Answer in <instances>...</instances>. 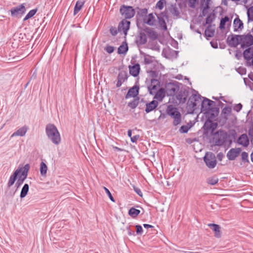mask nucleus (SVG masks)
<instances>
[{"mask_svg":"<svg viewBox=\"0 0 253 253\" xmlns=\"http://www.w3.org/2000/svg\"><path fill=\"white\" fill-rule=\"evenodd\" d=\"M218 115H214L213 113H206V120L202 127L203 129V134L207 137L210 135L212 136V138L210 142L214 146H221V129L217 130L214 132L216 129L218 124L217 122H213V120Z\"/></svg>","mask_w":253,"mask_h":253,"instance_id":"f257e3e1","label":"nucleus"},{"mask_svg":"<svg viewBox=\"0 0 253 253\" xmlns=\"http://www.w3.org/2000/svg\"><path fill=\"white\" fill-rule=\"evenodd\" d=\"M203 100L201 102V110L202 112L206 113L208 112L209 114L213 113L214 115H218L219 112V109L216 107V103L206 97H203Z\"/></svg>","mask_w":253,"mask_h":253,"instance_id":"f03ea898","label":"nucleus"},{"mask_svg":"<svg viewBox=\"0 0 253 253\" xmlns=\"http://www.w3.org/2000/svg\"><path fill=\"white\" fill-rule=\"evenodd\" d=\"M45 132L48 138L53 143L58 145L60 143V135L55 125L51 124H47L45 127Z\"/></svg>","mask_w":253,"mask_h":253,"instance_id":"7ed1b4c3","label":"nucleus"},{"mask_svg":"<svg viewBox=\"0 0 253 253\" xmlns=\"http://www.w3.org/2000/svg\"><path fill=\"white\" fill-rule=\"evenodd\" d=\"M211 0H200V7L202 9V13L199 16H205L208 13V10L210 8V2ZM199 0H188V5L189 7L195 8L196 4H198Z\"/></svg>","mask_w":253,"mask_h":253,"instance_id":"20e7f679","label":"nucleus"},{"mask_svg":"<svg viewBox=\"0 0 253 253\" xmlns=\"http://www.w3.org/2000/svg\"><path fill=\"white\" fill-rule=\"evenodd\" d=\"M203 97L199 94H193L192 95L189 97L187 103L188 113H194L195 110L197 109V104L201 102V98H203Z\"/></svg>","mask_w":253,"mask_h":253,"instance_id":"39448f33","label":"nucleus"},{"mask_svg":"<svg viewBox=\"0 0 253 253\" xmlns=\"http://www.w3.org/2000/svg\"><path fill=\"white\" fill-rule=\"evenodd\" d=\"M167 113L171 118H173V125L176 126L181 122V115L178 109L173 107L172 105H169L167 109Z\"/></svg>","mask_w":253,"mask_h":253,"instance_id":"423d86ee","label":"nucleus"},{"mask_svg":"<svg viewBox=\"0 0 253 253\" xmlns=\"http://www.w3.org/2000/svg\"><path fill=\"white\" fill-rule=\"evenodd\" d=\"M179 85L182 84L176 81L167 83L165 85V91L168 96H174L179 90Z\"/></svg>","mask_w":253,"mask_h":253,"instance_id":"0eeeda50","label":"nucleus"},{"mask_svg":"<svg viewBox=\"0 0 253 253\" xmlns=\"http://www.w3.org/2000/svg\"><path fill=\"white\" fill-rule=\"evenodd\" d=\"M120 13L125 19H131L135 14V8L131 6L123 4L120 6Z\"/></svg>","mask_w":253,"mask_h":253,"instance_id":"6e6552de","label":"nucleus"},{"mask_svg":"<svg viewBox=\"0 0 253 253\" xmlns=\"http://www.w3.org/2000/svg\"><path fill=\"white\" fill-rule=\"evenodd\" d=\"M206 165L209 169H213L217 164L215 155L211 152H207L203 158Z\"/></svg>","mask_w":253,"mask_h":253,"instance_id":"1a4fd4ad","label":"nucleus"},{"mask_svg":"<svg viewBox=\"0 0 253 253\" xmlns=\"http://www.w3.org/2000/svg\"><path fill=\"white\" fill-rule=\"evenodd\" d=\"M26 8L25 3L19 4L17 6L12 7L10 10L11 16L13 17L20 18L25 13Z\"/></svg>","mask_w":253,"mask_h":253,"instance_id":"9d476101","label":"nucleus"},{"mask_svg":"<svg viewBox=\"0 0 253 253\" xmlns=\"http://www.w3.org/2000/svg\"><path fill=\"white\" fill-rule=\"evenodd\" d=\"M135 10H137L136 23L137 28L140 29L141 28V24L142 23L143 18L145 17L148 13V9L146 8H140L139 7H136Z\"/></svg>","mask_w":253,"mask_h":253,"instance_id":"9b49d317","label":"nucleus"},{"mask_svg":"<svg viewBox=\"0 0 253 253\" xmlns=\"http://www.w3.org/2000/svg\"><path fill=\"white\" fill-rule=\"evenodd\" d=\"M240 44L242 48L250 47L253 44V36L251 34L240 35Z\"/></svg>","mask_w":253,"mask_h":253,"instance_id":"f8f14e48","label":"nucleus"},{"mask_svg":"<svg viewBox=\"0 0 253 253\" xmlns=\"http://www.w3.org/2000/svg\"><path fill=\"white\" fill-rule=\"evenodd\" d=\"M240 35L231 34L227 37V42L230 47H235L240 43Z\"/></svg>","mask_w":253,"mask_h":253,"instance_id":"ddd939ff","label":"nucleus"},{"mask_svg":"<svg viewBox=\"0 0 253 253\" xmlns=\"http://www.w3.org/2000/svg\"><path fill=\"white\" fill-rule=\"evenodd\" d=\"M178 91V94L176 96V99L179 101V103H184L187 100L189 95V91L184 87L179 88Z\"/></svg>","mask_w":253,"mask_h":253,"instance_id":"4468645a","label":"nucleus"},{"mask_svg":"<svg viewBox=\"0 0 253 253\" xmlns=\"http://www.w3.org/2000/svg\"><path fill=\"white\" fill-rule=\"evenodd\" d=\"M128 75L126 71H120L117 77V82L116 83V87H120L123 83L126 81L128 78Z\"/></svg>","mask_w":253,"mask_h":253,"instance_id":"2eb2a0df","label":"nucleus"},{"mask_svg":"<svg viewBox=\"0 0 253 253\" xmlns=\"http://www.w3.org/2000/svg\"><path fill=\"white\" fill-rule=\"evenodd\" d=\"M139 85L136 84L128 89L125 96V98L126 99L130 97L137 98L139 94Z\"/></svg>","mask_w":253,"mask_h":253,"instance_id":"dca6fc26","label":"nucleus"},{"mask_svg":"<svg viewBox=\"0 0 253 253\" xmlns=\"http://www.w3.org/2000/svg\"><path fill=\"white\" fill-rule=\"evenodd\" d=\"M130 22L129 21L124 19L119 24L118 30L120 32L123 31L124 35L126 36L127 34V31L130 28Z\"/></svg>","mask_w":253,"mask_h":253,"instance_id":"f3484780","label":"nucleus"},{"mask_svg":"<svg viewBox=\"0 0 253 253\" xmlns=\"http://www.w3.org/2000/svg\"><path fill=\"white\" fill-rule=\"evenodd\" d=\"M168 17L167 13L166 11L161 12L160 14L157 16L159 24L164 31L167 30V24L164 18H168Z\"/></svg>","mask_w":253,"mask_h":253,"instance_id":"a211bd4d","label":"nucleus"},{"mask_svg":"<svg viewBox=\"0 0 253 253\" xmlns=\"http://www.w3.org/2000/svg\"><path fill=\"white\" fill-rule=\"evenodd\" d=\"M140 29L146 32L148 37L152 40H155L158 37L157 32L148 27L144 26V27H141Z\"/></svg>","mask_w":253,"mask_h":253,"instance_id":"6ab92c4d","label":"nucleus"},{"mask_svg":"<svg viewBox=\"0 0 253 253\" xmlns=\"http://www.w3.org/2000/svg\"><path fill=\"white\" fill-rule=\"evenodd\" d=\"M129 72L130 75L134 77H137L140 71V66L138 63H135L133 65L128 66Z\"/></svg>","mask_w":253,"mask_h":253,"instance_id":"aec40b11","label":"nucleus"},{"mask_svg":"<svg viewBox=\"0 0 253 253\" xmlns=\"http://www.w3.org/2000/svg\"><path fill=\"white\" fill-rule=\"evenodd\" d=\"M241 148L231 149L227 154V157L229 160H234L239 155L241 151Z\"/></svg>","mask_w":253,"mask_h":253,"instance_id":"412c9836","label":"nucleus"},{"mask_svg":"<svg viewBox=\"0 0 253 253\" xmlns=\"http://www.w3.org/2000/svg\"><path fill=\"white\" fill-rule=\"evenodd\" d=\"M232 18V17L230 18L227 16L222 17V33H223V30H225L226 33L228 32L229 30L231 25Z\"/></svg>","mask_w":253,"mask_h":253,"instance_id":"4be33fe9","label":"nucleus"},{"mask_svg":"<svg viewBox=\"0 0 253 253\" xmlns=\"http://www.w3.org/2000/svg\"><path fill=\"white\" fill-rule=\"evenodd\" d=\"M155 22V17L153 15L152 13L148 14V16H146L145 17L143 18L142 21L143 27H144L145 24H146L149 26H153L154 25V23Z\"/></svg>","mask_w":253,"mask_h":253,"instance_id":"5701e85b","label":"nucleus"},{"mask_svg":"<svg viewBox=\"0 0 253 253\" xmlns=\"http://www.w3.org/2000/svg\"><path fill=\"white\" fill-rule=\"evenodd\" d=\"M237 142L244 147H247L250 144V140L247 134L244 133L241 134L237 139Z\"/></svg>","mask_w":253,"mask_h":253,"instance_id":"b1692460","label":"nucleus"},{"mask_svg":"<svg viewBox=\"0 0 253 253\" xmlns=\"http://www.w3.org/2000/svg\"><path fill=\"white\" fill-rule=\"evenodd\" d=\"M30 166L29 164H26L23 168H18L17 169H20V175L18 176L23 180H25L28 176V171L30 169Z\"/></svg>","mask_w":253,"mask_h":253,"instance_id":"393cba45","label":"nucleus"},{"mask_svg":"<svg viewBox=\"0 0 253 253\" xmlns=\"http://www.w3.org/2000/svg\"><path fill=\"white\" fill-rule=\"evenodd\" d=\"M19 175L20 169H16L14 171V172L10 176L9 179L7 183V186L8 188H10L14 184Z\"/></svg>","mask_w":253,"mask_h":253,"instance_id":"a878e982","label":"nucleus"},{"mask_svg":"<svg viewBox=\"0 0 253 253\" xmlns=\"http://www.w3.org/2000/svg\"><path fill=\"white\" fill-rule=\"evenodd\" d=\"M158 105V102L157 101L153 100L152 101L147 103L146 104L145 112L146 113H149L150 112L155 109Z\"/></svg>","mask_w":253,"mask_h":253,"instance_id":"bb28decb","label":"nucleus"},{"mask_svg":"<svg viewBox=\"0 0 253 253\" xmlns=\"http://www.w3.org/2000/svg\"><path fill=\"white\" fill-rule=\"evenodd\" d=\"M233 26L234 32L242 30L244 28V24L243 22L240 19L239 17L235 18L233 22Z\"/></svg>","mask_w":253,"mask_h":253,"instance_id":"cd10ccee","label":"nucleus"},{"mask_svg":"<svg viewBox=\"0 0 253 253\" xmlns=\"http://www.w3.org/2000/svg\"><path fill=\"white\" fill-rule=\"evenodd\" d=\"M208 226L214 232V236L217 238L220 237V227L219 225L214 223H209Z\"/></svg>","mask_w":253,"mask_h":253,"instance_id":"c85d7f7f","label":"nucleus"},{"mask_svg":"<svg viewBox=\"0 0 253 253\" xmlns=\"http://www.w3.org/2000/svg\"><path fill=\"white\" fill-rule=\"evenodd\" d=\"M166 91L165 88H160L156 93L155 95L154 96V99H157L159 101H161L165 97L166 95Z\"/></svg>","mask_w":253,"mask_h":253,"instance_id":"c756f323","label":"nucleus"},{"mask_svg":"<svg viewBox=\"0 0 253 253\" xmlns=\"http://www.w3.org/2000/svg\"><path fill=\"white\" fill-rule=\"evenodd\" d=\"M215 32V27L209 25L205 30V36L208 38H211L214 36Z\"/></svg>","mask_w":253,"mask_h":253,"instance_id":"7c9ffc66","label":"nucleus"},{"mask_svg":"<svg viewBox=\"0 0 253 253\" xmlns=\"http://www.w3.org/2000/svg\"><path fill=\"white\" fill-rule=\"evenodd\" d=\"M244 58L248 61L253 59V48L248 47L245 49L243 52Z\"/></svg>","mask_w":253,"mask_h":253,"instance_id":"2f4dec72","label":"nucleus"},{"mask_svg":"<svg viewBox=\"0 0 253 253\" xmlns=\"http://www.w3.org/2000/svg\"><path fill=\"white\" fill-rule=\"evenodd\" d=\"M128 50V46L127 42L125 41L122 42V44L118 48V53L119 54H125Z\"/></svg>","mask_w":253,"mask_h":253,"instance_id":"473e14b6","label":"nucleus"},{"mask_svg":"<svg viewBox=\"0 0 253 253\" xmlns=\"http://www.w3.org/2000/svg\"><path fill=\"white\" fill-rule=\"evenodd\" d=\"M28 127L26 126H23L18 130H17L15 132H14L11 135V137L14 136H23L25 135L26 132L27 131Z\"/></svg>","mask_w":253,"mask_h":253,"instance_id":"72a5a7b5","label":"nucleus"},{"mask_svg":"<svg viewBox=\"0 0 253 253\" xmlns=\"http://www.w3.org/2000/svg\"><path fill=\"white\" fill-rule=\"evenodd\" d=\"M147 42V38L146 35L144 32H140L138 35V44L140 45H143L145 44Z\"/></svg>","mask_w":253,"mask_h":253,"instance_id":"f704fd0d","label":"nucleus"},{"mask_svg":"<svg viewBox=\"0 0 253 253\" xmlns=\"http://www.w3.org/2000/svg\"><path fill=\"white\" fill-rule=\"evenodd\" d=\"M140 213V211L137 210L133 207L131 208L128 212V214L131 217L135 218H136Z\"/></svg>","mask_w":253,"mask_h":253,"instance_id":"c9c22d12","label":"nucleus"},{"mask_svg":"<svg viewBox=\"0 0 253 253\" xmlns=\"http://www.w3.org/2000/svg\"><path fill=\"white\" fill-rule=\"evenodd\" d=\"M84 1L82 0H78L76 2L74 10V15H76L81 9L84 4Z\"/></svg>","mask_w":253,"mask_h":253,"instance_id":"e433bc0d","label":"nucleus"},{"mask_svg":"<svg viewBox=\"0 0 253 253\" xmlns=\"http://www.w3.org/2000/svg\"><path fill=\"white\" fill-rule=\"evenodd\" d=\"M139 99L140 98L139 97H137V98H134L132 101L127 104L128 107L132 109H134L136 108V107L138 105Z\"/></svg>","mask_w":253,"mask_h":253,"instance_id":"4c0bfd02","label":"nucleus"},{"mask_svg":"<svg viewBox=\"0 0 253 253\" xmlns=\"http://www.w3.org/2000/svg\"><path fill=\"white\" fill-rule=\"evenodd\" d=\"M29 189V186L28 184L25 183L22 188L20 192V197L21 199L24 198L27 195Z\"/></svg>","mask_w":253,"mask_h":253,"instance_id":"58836bf2","label":"nucleus"},{"mask_svg":"<svg viewBox=\"0 0 253 253\" xmlns=\"http://www.w3.org/2000/svg\"><path fill=\"white\" fill-rule=\"evenodd\" d=\"M232 107L231 106H225L222 108V114L225 115L224 119H227V116L231 114Z\"/></svg>","mask_w":253,"mask_h":253,"instance_id":"ea45409f","label":"nucleus"},{"mask_svg":"<svg viewBox=\"0 0 253 253\" xmlns=\"http://www.w3.org/2000/svg\"><path fill=\"white\" fill-rule=\"evenodd\" d=\"M37 11V8H35L32 10H31L24 18L23 21H25L33 17L36 14Z\"/></svg>","mask_w":253,"mask_h":253,"instance_id":"a19ab883","label":"nucleus"},{"mask_svg":"<svg viewBox=\"0 0 253 253\" xmlns=\"http://www.w3.org/2000/svg\"><path fill=\"white\" fill-rule=\"evenodd\" d=\"M47 167L46 165L43 162H42L40 165V173L42 176H45L46 174Z\"/></svg>","mask_w":253,"mask_h":253,"instance_id":"79ce46f5","label":"nucleus"},{"mask_svg":"<svg viewBox=\"0 0 253 253\" xmlns=\"http://www.w3.org/2000/svg\"><path fill=\"white\" fill-rule=\"evenodd\" d=\"M215 17V15L214 13H211L209 14L207 18H206V22L203 24L204 26H205L207 24H211L212 21L214 19Z\"/></svg>","mask_w":253,"mask_h":253,"instance_id":"37998d69","label":"nucleus"},{"mask_svg":"<svg viewBox=\"0 0 253 253\" xmlns=\"http://www.w3.org/2000/svg\"><path fill=\"white\" fill-rule=\"evenodd\" d=\"M248 22L253 21V6L250 7L247 10Z\"/></svg>","mask_w":253,"mask_h":253,"instance_id":"c03bdc74","label":"nucleus"},{"mask_svg":"<svg viewBox=\"0 0 253 253\" xmlns=\"http://www.w3.org/2000/svg\"><path fill=\"white\" fill-rule=\"evenodd\" d=\"M170 12L175 15L178 16L179 15V12L178 9V8L176 7V4H171L169 8Z\"/></svg>","mask_w":253,"mask_h":253,"instance_id":"a18cd8bd","label":"nucleus"},{"mask_svg":"<svg viewBox=\"0 0 253 253\" xmlns=\"http://www.w3.org/2000/svg\"><path fill=\"white\" fill-rule=\"evenodd\" d=\"M218 179L216 176L209 177L207 179V183L211 185H214L218 182Z\"/></svg>","mask_w":253,"mask_h":253,"instance_id":"49530a36","label":"nucleus"},{"mask_svg":"<svg viewBox=\"0 0 253 253\" xmlns=\"http://www.w3.org/2000/svg\"><path fill=\"white\" fill-rule=\"evenodd\" d=\"M160 85H153V84H149L148 85V90L149 91V93L153 95L154 93V92L153 91V90H156L157 89V88L160 87Z\"/></svg>","mask_w":253,"mask_h":253,"instance_id":"de8ad7c7","label":"nucleus"},{"mask_svg":"<svg viewBox=\"0 0 253 253\" xmlns=\"http://www.w3.org/2000/svg\"><path fill=\"white\" fill-rule=\"evenodd\" d=\"M191 127L192 125H189V126L188 125H183L180 127L179 131L181 133H186Z\"/></svg>","mask_w":253,"mask_h":253,"instance_id":"09e8293b","label":"nucleus"},{"mask_svg":"<svg viewBox=\"0 0 253 253\" xmlns=\"http://www.w3.org/2000/svg\"><path fill=\"white\" fill-rule=\"evenodd\" d=\"M166 3V0H159L156 3V8L162 10Z\"/></svg>","mask_w":253,"mask_h":253,"instance_id":"8fccbe9b","label":"nucleus"},{"mask_svg":"<svg viewBox=\"0 0 253 253\" xmlns=\"http://www.w3.org/2000/svg\"><path fill=\"white\" fill-rule=\"evenodd\" d=\"M242 160L244 163H249L248 154L246 152H243L241 154Z\"/></svg>","mask_w":253,"mask_h":253,"instance_id":"3c124183","label":"nucleus"},{"mask_svg":"<svg viewBox=\"0 0 253 253\" xmlns=\"http://www.w3.org/2000/svg\"><path fill=\"white\" fill-rule=\"evenodd\" d=\"M118 32H120L118 30V28L117 29L115 27H113V26H111L110 27V32L111 34L113 36H116L118 34Z\"/></svg>","mask_w":253,"mask_h":253,"instance_id":"603ef678","label":"nucleus"},{"mask_svg":"<svg viewBox=\"0 0 253 253\" xmlns=\"http://www.w3.org/2000/svg\"><path fill=\"white\" fill-rule=\"evenodd\" d=\"M105 50L108 53L111 54L114 51L115 47L113 46L109 45H106L104 48Z\"/></svg>","mask_w":253,"mask_h":253,"instance_id":"864d4df0","label":"nucleus"},{"mask_svg":"<svg viewBox=\"0 0 253 253\" xmlns=\"http://www.w3.org/2000/svg\"><path fill=\"white\" fill-rule=\"evenodd\" d=\"M135 227L136 228V234L137 235H142L143 231L142 226L139 224H137L136 225Z\"/></svg>","mask_w":253,"mask_h":253,"instance_id":"5fc2aeb1","label":"nucleus"},{"mask_svg":"<svg viewBox=\"0 0 253 253\" xmlns=\"http://www.w3.org/2000/svg\"><path fill=\"white\" fill-rule=\"evenodd\" d=\"M248 135L250 138L251 144L253 146V126L249 128Z\"/></svg>","mask_w":253,"mask_h":253,"instance_id":"6e6d98bb","label":"nucleus"},{"mask_svg":"<svg viewBox=\"0 0 253 253\" xmlns=\"http://www.w3.org/2000/svg\"><path fill=\"white\" fill-rule=\"evenodd\" d=\"M103 188H104V190L105 191L106 194L108 196L110 200L113 202H115V199L113 198V196L112 195V194H111L110 191L109 190V189L105 187H103Z\"/></svg>","mask_w":253,"mask_h":253,"instance_id":"4d7b16f0","label":"nucleus"},{"mask_svg":"<svg viewBox=\"0 0 253 253\" xmlns=\"http://www.w3.org/2000/svg\"><path fill=\"white\" fill-rule=\"evenodd\" d=\"M149 75L151 78H157L158 76V72L154 70H150L147 71Z\"/></svg>","mask_w":253,"mask_h":253,"instance_id":"13d9d810","label":"nucleus"},{"mask_svg":"<svg viewBox=\"0 0 253 253\" xmlns=\"http://www.w3.org/2000/svg\"><path fill=\"white\" fill-rule=\"evenodd\" d=\"M18 180L16 182L15 186L18 189L24 182V180L23 178H21V177L18 176Z\"/></svg>","mask_w":253,"mask_h":253,"instance_id":"bf43d9fd","label":"nucleus"},{"mask_svg":"<svg viewBox=\"0 0 253 253\" xmlns=\"http://www.w3.org/2000/svg\"><path fill=\"white\" fill-rule=\"evenodd\" d=\"M230 202L226 198H222V208L230 206Z\"/></svg>","mask_w":253,"mask_h":253,"instance_id":"052dcab7","label":"nucleus"},{"mask_svg":"<svg viewBox=\"0 0 253 253\" xmlns=\"http://www.w3.org/2000/svg\"><path fill=\"white\" fill-rule=\"evenodd\" d=\"M237 72L241 75L246 74L247 70L245 68L240 67L237 69Z\"/></svg>","mask_w":253,"mask_h":253,"instance_id":"680f3d73","label":"nucleus"},{"mask_svg":"<svg viewBox=\"0 0 253 253\" xmlns=\"http://www.w3.org/2000/svg\"><path fill=\"white\" fill-rule=\"evenodd\" d=\"M237 133L234 129L229 131V137H231L232 139H235L236 138Z\"/></svg>","mask_w":253,"mask_h":253,"instance_id":"e2e57ef3","label":"nucleus"},{"mask_svg":"<svg viewBox=\"0 0 253 253\" xmlns=\"http://www.w3.org/2000/svg\"><path fill=\"white\" fill-rule=\"evenodd\" d=\"M242 107H243V105H242V104L241 103H238L237 104H236L234 106L233 109L235 111H236L237 112H239L242 109Z\"/></svg>","mask_w":253,"mask_h":253,"instance_id":"0e129e2a","label":"nucleus"},{"mask_svg":"<svg viewBox=\"0 0 253 253\" xmlns=\"http://www.w3.org/2000/svg\"><path fill=\"white\" fill-rule=\"evenodd\" d=\"M133 190H134V191H135V192H136V193H137V194L139 196H140V197H142V196H143V194H142V192H141V190H140L139 188H138V187H136V186H134V185L133 186Z\"/></svg>","mask_w":253,"mask_h":253,"instance_id":"69168bd1","label":"nucleus"},{"mask_svg":"<svg viewBox=\"0 0 253 253\" xmlns=\"http://www.w3.org/2000/svg\"><path fill=\"white\" fill-rule=\"evenodd\" d=\"M150 83H151L150 84L156 85V84H157V85H160V82L157 79H151Z\"/></svg>","mask_w":253,"mask_h":253,"instance_id":"338daca9","label":"nucleus"},{"mask_svg":"<svg viewBox=\"0 0 253 253\" xmlns=\"http://www.w3.org/2000/svg\"><path fill=\"white\" fill-rule=\"evenodd\" d=\"M153 62V61L151 59L147 57L146 56L144 57V63L146 65L150 64Z\"/></svg>","mask_w":253,"mask_h":253,"instance_id":"774afa93","label":"nucleus"}]
</instances>
